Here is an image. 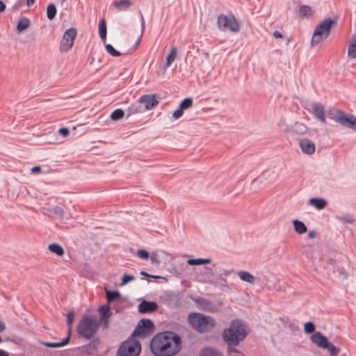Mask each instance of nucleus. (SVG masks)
I'll use <instances>...</instances> for the list:
<instances>
[{
    "instance_id": "ea45409f",
    "label": "nucleus",
    "mask_w": 356,
    "mask_h": 356,
    "mask_svg": "<svg viewBox=\"0 0 356 356\" xmlns=\"http://www.w3.org/2000/svg\"><path fill=\"white\" fill-rule=\"evenodd\" d=\"M300 14L302 17H310L312 15L311 8L308 6H302L300 8Z\"/></svg>"
},
{
    "instance_id": "1a4fd4ad",
    "label": "nucleus",
    "mask_w": 356,
    "mask_h": 356,
    "mask_svg": "<svg viewBox=\"0 0 356 356\" xmlns=\"http://www.w3.org/2000/svg\"><path fill=\"white\" fill-rule=\"evenodd\" d=\"M154 330L153 322L149 319L143 318L139 321L136 327L133 332L132 337L145 338L150 335Z\"/></svg>"
},
{
    "instance_id": "13d9d810",
    "label": "nucleus",
    "mask_w": 356,
    "mask_h": 356,
    "mask_svg": "<svg viewBox=\"0 0 356 356\" xmlns=\"http://www.w3.org/2000/svg\"><path fill=\"white\" fill-rule=\"evenodd\" d=\"M141 16V27H142V31H143L145 29V19L142 14H140Z\"/></svg>"
},
{
    "instance_id": "4c0bfd02",
    "label": "nucleus",
    "mask_w": 356,
    "mask_h": 356,
    "mask_svg": "<svg viewBox=\"0 0 356 356\" xmlns=\"http://www.w3.org/2000/svg\"><path fill=\"white\" fill-rule=\"evenodd\" d=\"M193 106V99L191 98L184 99L179 104V108L183 111L190 108Z\"/></svg>"
},
{
    "instance_id": "6e6552de",
    "label": "nucleus",
    "mask_w": 356,
    "mask_h": 356,
    "mask_svg": "<svg viewBox=\"0 0 356 356\" xmlns=\"http://www.w3.org/2000/svg\"><path fill=\"white\" fill-rule=\"evenodd\" d=\"M140 352V341L130 339L121 343L118 350L117 356H138Z\"/></svg>"
},
{
    "instance_id": "dca6fc26",
    "label": "nucleus",
    "mask_w": 356,
    "mask_h": 356,
    "mask_svg": "<svg viewBox=\"0 0 356 356\" xmlns=\"http://www.w3.org/2000/svg\"><path fill=\"white\" fill-rule=\"evenodd\" d=\"M299 146L302 152L305 154L312 155L316 151V145L314 143L307 138L300 140Z\"/></svg>"
},
{
    "instance_id": "58836bf2",
    "label": "nucleus",
    "mask_w": 356,
    "mask_h": 356,
    "mask_svg": "<svg viewBox=\"0 0 356 356\" xmlns=\"http://www.w3.org/2000/svg\"><path fill=\"white\" fill-rule=\"evenodd\" d=\"M107 52L114 57H118L121 55V53L116 50L111 44H107L105 46Z\"/></svg>"
},
{
    "instance_id": "0e129e2a",
    "label": "nucleus",
    "mask_w": 356,
    "mask_h": 356,
    "mask_svg": "<svg viewBox=\"0 0 356 356\" xmlns=\"http://www.w3.org/2000/svg\"><path fill=\"white\" fill-rule=\"evenodd\" d=\"M218 305L219 306H222V301H219L218 302Z\"/></svg>"
},
{
    "instance_id": "3c124183",
    "label": "nucleus",
    "mask_w": 356,
    "mask_h": 356,
    "mask_svg": "<svg viewBox=\"0 0 356 356\" xmlns=\"http://www.w3.org/2000/svg\"><path fill=\"white\" fill-rule=\"evenodd\" d=\"M41 170V168L40 166H34L31 168V172L32 173H38L40 172Z\"/></svg>"
},
{
    "instance_id": "e2e57ef3",
    "label": "nucleus",
    "mask_w": 356,
    "mask_h": 356,
    "mask_svg": "<svg viewBox=\"0 0 356 356\" xmlns=\"http://www.w3.org/2000/svg\"><path fill=\"white\" fill-rule=\"evenodd\" d=\"M140 40V38L138 39V40L136 41V45H137L138 44H139Z\"/></svg>"
},
{
    "instance_id": "6ab92c4d",
    "label": "nucleus",
    "mask_w": 356,
    "mask_h": 356,
    "mask_svg": "<svg viewBox=\"0 0 356 356\" xmlns=\"http://www.w3.org/2000/svg\"><path fill=\"white\" fill-rule=\"evenodd\" d=\"M157 309L158 305L155 302L143 300L138 305V311L142 314L152 312L156 311Z\"/></svg>"
},
{
    "instance_id": "4d7b16f0",
    "label": "nucleus",
    "mask_w": 356,
    "mask_h": 356,
    "mask_svg": "<svg viewBox=\"0 0 356 356\" xmlns=\"http://www.w3.org/2000/svg\"><path fill=\"white\" fill-rule=\"evenodd\" d=\"M6 328L5 323L0 320V332H3Z\"/></svg>"
},
{
    "instance_id": "20e7f679",
    "label": "nucleus",
    "mask_w": 356,
    "mask_h": 356,
    "mask_svg": "<svg viewBox=\"0 0 356 356\" xmlns=\"http://www.w3.org/2000/svg\"><path fill=\"white\" fill-rule=\"evenodd\" d=\"M97 328V318L84 316L79 323L77 331L81 337L90 339L95 335Z\"/></svg>"
},
{
    "instance_id": "aec40b11",
    "label": "nucleus",
    "mask_w": 356,
    "mask_h": 356,
    "mask_svg": "<svg viewBox=\"0 0 356 356\" xmlns=\"http://www.w3.org/2000/svg\"><path fill=\"white\" fill-rule=\"evenodd\" d=\"M99 312L101 314L99 321L104 323V327L108 326V320L111 316V308L108 305H102L99 307Z\"/></svg>"
},
{
    "instance_id": "79ce46f5",
    "label": "nucleus",
    "mask_w": 356,
    "mask_h": 356,
    "mask_svg": "<svg viewBox=\"0 0 356 356\" xmlns=\"http://www.w3.org/2000/svg\"><path fill=\"white\" fill-rule=\"evenodd\" d=\"M305 332L307 334H312L315 330V326L313 323L307 322L304 325Z\"/></svg>"
},
{
    "instance_id": "bf43d9fd",
    "label": "nucleus",
    "mask_w": 356,
    "mask_h": 356,
    "mask_svg": "<svg viewBox=\"0 0 356 356\" xmlns=\"http://www.w3.org/2000/svg\"><path fill=\"white\" fill-rule=\"evenodd\" d=\"M229 273H230V271L225 270H223V272L222 273L220 274V276H221V277H222V275L227 276L229 275Z\"/></svg>"
},
{
    "instance_id": "09e8293b",
    "label": "nucleus",
    "mask_w": 356,
    "mask_h": 356,
    "mask_svg": "<svg viewBox=\"0 0 356 356\" xmlns=\"http://www.w3.org/2000/svg\"><path fill=\"white\" fill-rule=\"evenodd\" d=\"M58 133L60 135H62L63 136L66 137V136H67L69 135L70 131H69V129L67 128L63 127V128L59 129Z\"/></svg>"
},
{
    "instance_id": "338daca9",
    "label": "nucleus",
    "mask_w": 356,
    "mask_h": 356,
    "mask_svg": "<svg viewBox=\"0 0 356 356\" xmlns=\"http://www.w3.org/2000/svg\"><path fill=\"white\" fill-rule=\"evenodd\" d=\"M1 342H2V339H1V337H0V343H1Z\"/></svg>"
},
{
    "instance_id": "412c9836",
    "label": "nucleus",
    "mask_w": 356,
    "mask_h": 356,
    "mask_svg": "<svg viewBox=\"0 0 356 356\" xmlns=\"http://www.w3.org/2000/svg\"><path fill=\"white\" fill-rule=\"evenodd\" d=\"M113 5L118 11H125L132 6L133 2L131 0H119L114 1Z\"/></svg>"
},
{
    "instance_id": "69168bd1",
    "label": "nucleus",
    "mask_w": 356,
    "mask_h": 356,
    "mask_svg": "<svg viewBox=\"0 0 356 356\" xmlns=\"http://www.w3.org/2000/svg\"><path fill=\"white\" fill-rule=\"evenodd\" d=\"M206 269H207V270L208 272L211 271V268H207Z\"/></svg>"
},
{
    "instance_id": "9d476101",
    "label": "nucleus",
    "mask_w": 356,
    "mask_h": 356,
    "mask_svg": "<svg viewBox=\"0 0 356 356\" xmlns=\"http://www.w3.org/2000/svg\"><path fill=\"white\" fill-rule=\"evenodd\" d=\"M76 35L77 31L75 28L68 29L64 32L60 42L61 52H67L72 48Z\"/></svg>"
},
{
    "instance_id": "f03ea898",
    "label": "nucleus",
    "mask_w": 356,
    "mask_h": 356,
    "mask_svg": "<svg viewBox=\"0 0 356 356\" xmlns=\"http://www.w3.org/2000/svg\"><path fill=\"white\" fill-rule=\"evenodd\" d=\"M247 325L241 320H233L229 328L225 329L222 334V339L229 346H236L248 334Z\"/></svg>"
},
{
    "instance_id": "cd10ccee",
    "label": "nucleus",
    "mask_w": 356,
    "mask_h": 356,
    "mask_svg": "<svg viewBox=\"0 0 356 356\" xmlns=\"http://www.w3.org/2000/svg\"><path fill=\"white\" fill-rule=\"evenodd\" d=\"M141 104H142L139 103V101L138 102V103L131 104L128 108V110H127L128 114L129 115H135V114L143 112L145 110L143 108V106H141Z\"/></svg>"
},
{
    "instance_id": "ddd939ff",
    "label": "nucleus",
    "mask_w": 356,
    "mask_h": 356,
    "mask_svg": "<svg viewBox=\"0 0 356 356\" xmlns=\"http://www.w3.org/2000/svg\"><path fill=\"white\" fill-rule=\"evenodd\" d=\"M156 95H144L139 98V103L144 104V110H152L158 104L159 101Z\"/></svg>"
},
{
    "instance_id": "39448f33",
    "label": "nucleus",
    "mask_w": 356,
    "mask_h": 356,
    "mask_svg": "<svg viewBox=\"0 0 356 356\" xmlns=\"http://www.w3.org/2000/svg\"><path fill=\"white\" fill-rule=\"evenodd\" d=\"M335 23V21L330 18L325 19L321 22L314 30L312 40V44L315 46L325 40L330 33L332 26Z\"/></svg>"
},
{
    "instance_id": "e433bc0d",
    "label": "nucleus",
    "mask_w": 356,
    "mask_h": 356,
    "mask_svg": "<svg viewBox=\"0 0 356 356\" xmlns=\"http://www.w3.org/2000/svg\"><path fill=\"white\" fill-rule=\"evenodd\" d=\"M124 112L123 110L120 108L115 109L111 114V119L113 121H118L120 119H122L124 117Z\"/></svg>"
},
{
    "instance_id": "f3484780",
    "label": "nucleus",
    "mask_w": 356,
    "mask_h": 356,
    "mask_svg": "<svg viewBox=\"0 0 356 356\" xmlns=\"http://www.w3.org/2000/svg\"><path fill=\"white\" fill-rule=\"evenodd\" d=\"M202 282L209 284L216 287H218L221 290H225V289L228 288L227 280L220 275L219 277L217 279H213L208 277L204 280H202Z\"/></svg>"
},
{
    "instance_id": "864d4df0",
    "label": "nucleus",
    "mask_w": 356,
    "mask_h": 356,
    "mask_svg": "<svg viewBox=\"0 0 356 356\" xmlns=\"http://www.w3.org/2000/svg\"><path fill=\"white\" fill-rule=\"evenodd\" d=\"M140 275H143V276H146V277H154V278H159V276H153V275H150L149 274H148L147 273L145 272V271H141L140 272Z\"/></svg>"
},
{
    "instance_id": "f8f14e48",
    "label": "nucleus",
    "mask_w": 356,
    "mask_h": 356,
    "mask_svg": "<svg viewBox=\"0 0 356 356\" xmlns=\"http://www.w3.org/2000/svg\"><path fill=\"white\" fill-rule=\"evenodd\" d=\"M332 118L342 126L356 131V117L354 115L337 111Z\"/></svg>"
},
{
    "instance_id": "603ef678",
    "label": "nucleus",
    "mask_w": 356,
    "mask_h": 356,
    "mask_svg": "<svg viewBox=\"0 0 356 356\" xmlns=\"http://www.w3.org/2000/svg\"><path fill=\"white\" fill-rule=\"evenodd\" d=\"M316 236V232L314 230L310 231L308 234V237L309 238H313Z\"/></svg>"
},
{
    "instance_id": "4be33fe9",
    "label": "nucleus",
    "mask_w": 356,
    "mask_h": 356,
    "mask_svg": "<svg viewBox=\"0 0 356 356\" xmlns=\"http://www.w3.org/2000/svg\"><path fill=\"white\" fill-rule=\"evenodd\" d=\"M70 340V332L67 333V336L65 339H64L62 341L51 343V342H41V343L49 348H60L67 345Z\"/></svg>"
},
{
    "instance_id": "423d86ee",
    "label": "nucleus",
    "mask_w": 356,
    "mask_h": 356,
    "mask_svg": "<svg viewBox=\"0 0 356 356\" xmlns=\"http://www.w3.org/2000/svg\"><path fill=\"white\" fill-rule=\"evenodd\" d=\"M311 341L318 348L326 349L330 356H338L340 348L336 347L332 343L330 342L327 338L321 332H316L311 336Z\"/></svg>"
},
{
    "instance_id": "49530a36",
    "label": "nucleus",
    "mask_w": 356,
    "mask_h": 356,
    "mask_svg": "<svg viewBox=\"0 0 356 356\" xmlns=\"http://www.w3.org/2000/svg\"><path fill=\"white\" fill-rule=\"evenodd\" d=\"M277 126L282 131H284V129L290 127V124H287L286 119L281 118L277 123Z\"/></svg>"
},
{
    "instance_id": "4468645a",
    "label": "nucleus",
    "mask_w": 356,
    "mask_h": 356,
    "mask_svg": "<svg viewBox=\"0 0 356 356\" xmlns=\"http://www.w3.org/2000/svg\"><path fill=\"white\" fill-rule=\"evenodd\" d=\"M195 302L197 303L198 307L203 311L216 313L218 310V309L213 305V302L205 298H197L195 300Z\"/></svg>"
},
{
    "instance_id": "5701e85b",
    "label": "nucleus",
    "mask_w": 356,
    "mask_h": 356,
    "mask_svg": "<svg viewBox=\"0 0 356 356\" xmlns=\"http://www.w3.org/2000/svg\"><path fill=\"white\" fill-rule=\"evenodd\" d=\"M348 56L351 58H356V34L353 35L350 40Z\"/></svg>"
},
{
    "instance_id": "052dcab7",
    "label": "nucleus",
    "mask_w": 356,
    "mask_h": 356,
    "mask_svg": "<svg viewBox=\"0 0 356 356\" xmlns=\"http://www.w3.org/2000/svg\"><path fill=\"white\" fill-rule=\"evenodd\" d=\"M35 0H26V5L31 6L35 3Z\"/></svg>"
},
{
    "instance_id": "a19ab883",
    "label": "nucleus",
    "mask_w": 356,
    "mask_h": 356,
    "mask_svg": "<svg viewBox=\"0 0 356 356\" xmlns=\"http://www.w3.org/2000/svg\"><path fill=\"white\" fill-rule=\"evenodd\" d=\"M74 320V312H69L67 316V325H68V332H71V329H72V326Z\"/></svg>"
},
{
    "instance_id": "7ed1b4c3",
    "label": "nucleus",
    "mask_w": 356,
    "mask_h": 356,
    "mask_svg": "<svg viewBox=\"0 0 356 356\" xmlns=\"http://www.w3.org/2000/svg\"><path fill=\"white\" fill-rule=\"evenodd\" d=\"M188 319L193 328L202 333L211 330L216 325L212 317L200 313L190 314Z\"/></svg>"
},
{
    "instance_id": "37998d69",
    "label": "nucleus",
    "mask_w": 356,
    "mask_h": 356,
    "mask_svg": "<svg viewBox=\"0 0 356 356\" xmlns=\"http://www.w3.org/2000/svg\"><path fill=\"white\" fill-rule=\"evenodd\" d=\"M135 277L134 275H129L127 274H124L122 276V282L120 283V286H124L126 284L129 283V282H131L134 280Z\"/></svg>"
},
{
    "instance_id": "8fccbe9b",
    "label": "nucleus",
    "mask_w": 356,
    "mask_h": 356,
    "mask_svg": "<svg viewBox=\"0 0 356 356\" xmlns=\"http://www.w3.org/2000/svg\"><path fill=\"white\" fill-rule=\"evenodd\" d=\"M151 261H152V263L156 264H159L160 263L159 257L156 254H152L151 256Z\"/></svg>"
},
{
    "instance_id": "f704fd0d",
    "label": "nucleus",
    "mask_w": 356,
    "mask_h": 356,
    "mask_svg": "<svg viewBox=\"0 0 356 356\" xmlns=\"http://www.w3.org/2000/svg\"><path fill=\"white\" fill-rule=\"evenodd\" d=\"M56 8L54 4L50 3L47 8V17L49 19L52 20L56 15Z\"/></svg>"
},
{
    "instance_id": "f257e3e1",
    "label": "nucleus",
    "mask_w": 356,
    "mask_h": 356,
    "mask_svg": "<svg viewBox=\"0 0 356 356\" xmlns=\"http://www.w3.org/2000/svg\"><path fill=\"white\" fill-rule=\"evenodd\" d=\"M181 348V337L173 332L158 333L150 342L151 351L155 356H174Z\"/></svg>"
},
{
    "instance_id": "2eb2a0df",
    "label": "nucleus",
    "mask_w": 356,
    "mask_h": 356,
    "mask_svg": "<svg viewBox=\"0 0 356 356\" xmlns=\"http://www.w3.org/2000/svg\"><path fill=\"white\" fill-rule=\"evenodd\" d=\"M327 266L329 265H333L334 266V270L333 273L335 274V276L337 279L341 280H344L348 277V273L344 268L343 266L339 265V264H334V261L332 259H329L327 261Z\"/></svg>"
},
{
    "instance_id": "de8ad7c7",
    "label": "nucleus",
    "mask_w": 356,
    "mask_h": 356,
    "mask_svg": "<svg viewBox=\"0 0 356 356\" xmlns=\"http://www.w3.org/2000/svg\"><path fill=\"white\" fill-rule=\"evenodd\" d=\"M183 115V111L179 107V108L175 111L172 113V117L175 119H179Z\"/></svg>"
},
{
    "instance_id": "bb28decb",
    "label": "nucleus",
    "mask_w": 356,
    "mask_h": 356,
    "mask_svg": "<svg viewBox=\"0 0 356 356\" xmlns=\"http://www.w3.org/2000/svg\"><path fill=\"white\" fill-rule=\"evenodd\" d=\"M309 202L311 205L315 207L318 209H323L327 205L326 200L322 198H311L309 199Z\"/></svg>"
},
{
    "instance_id": "a18cd8bd",
    "label": "nucleus",
    "mask_w": 356,
    "mask_h": 356,
    "mask_svg": "<svg viewBox=\"0 0 356 356\" xmlns=\"http://www.w3.org/2000/svg\"><path fill=\"white\" fill-rule=\"evenodd\" d=\"M338 218L339 220L346 222V223L353 224L354 222L353 217L350 215L346 216H341V217H339Z\"/></svg>"
},
{
    "instance_id": "c756f323",
    "label": "nucleus",
    "mask_w": 356,
    "mask_h": 356,
    "mask_svg": "<svg viewBox=\"0 0 356 356\" xmlns=\"http://www.w3.org/2000/svg\"><path fill=\"white\" fill-rule=\"evenodd\" d=\"M49 211L53 213L59 219L68 218V217L65 216V211L58 206L52 207Z\"/></svg>"
},
{
    "instance_id": "5fc2aeb1",
    "label": "nucleus",
    "mask_w": 356,
    "mask_h": 356,
    "mask_svg": "<svg viewBox=\"0 0 356 356\" xmlns=\"http://www.w3.org/2000/svg\"><path fill=\"white\" fill-rule=\"evenodd\" d=\"M273 35L276 38H281L282 37V33L277 31L273 32Z\"/></svg>"
},
{
    "instance_id": "2f4dec72",
    "label": "nucleus",
    "mask_w": 356,
    "mask_h": 356,
    "mask_svg": "<svg viewBox=\"0 0 356 356\" xmlns=\"http://www.w3.org/2000/svg\"><path fill=\"white\" fill-rule=\"evenodd\" d=\"M177 55V49L176 47H172L170 50V53L166 57V67H169L175 60Z\"/></svg>"
},
{
    "instance_id": "6e6d98bb",
    "label": "nucleus",
    "mask_w": 356,
    "mask_h": 356,
    "mask_svg": "<svg viewBox=\"0 0 356 356\" xmlns=\"http://www.w3.org/2000/svg\"><path fill=\"white\" fill-rule=\"evenodd\" d=\"M6 9V6L4 3L0 0V13L3 12Z\"/></svg>"
},
{
    "instance_id": "680f3d73",
    "label": "nucleus",
    "mask_w": 356,
    "mask_h": 356,
    "mask_svg": "<svg viewBox=\"0 0 356 356\" xmlns=\"http://www.w3.org/2000/svg\"><path fill=\"white\" fill-rule=\"evenodd\" d=\"M0 356H9L7 353L3 350H0Z\"/></svg>"
},
{
    "instance_id": "c85d7f7f",
    "label": "nucleus",
    "mask_w": 356,
    "mask_h": 356,
    "mask_svg": "<svg viewBox=\"0 0 356 356\" xmlns=\"http://www.w3.org/2000/svg\"><path fill=\"white\" fill-rule=\"evenodd\" d=\"M48 250L55 254L61 257L64 254L63 247L57 243H51L48 245Z\"/></svg>"
},
{
    "instance_id": "72a5a7b5",
    "label": "nucleus",
    "mask_w": 356,
    "mask_h": 356,
    "mask_svg": "<svg viewBox=\"0 0 356 356\" xmlns=\"http://www.w3.org/2000/svg\"><path fill=\"white\" fill-rule=\"evenodd\" d=\"M200 356H222V355L215 349L205 348L202 350Z\"/></svg>"
},
{
    "instance_id": "7c9ffc66",
    "label": "nucleus",
    "mask_w": 356,
    "mask_h": 356,
    "mask_svg": "<svg viewBox=\"0 0 356 356\" xmlns=\"http://www.w3.org/2000/svg\"><path fill=\"white\" fill-rule=\"evenodd\" d=\"M99 34L102 40H105L106 38L107 29L106 20L102 19L99 24Z\"/></svg>"
},
{
    "instance_id": "0eeeda50",
    "label": "nucleus",
    "mask_w": 356,
    "mask_h": 356,
    "mask_svg": "<svg viewBox=\"0 0 356 356\" xmlns=\"http://www.w3.org/2000/svg\"><path fill=\"white\" fill-rule=\"evenodd\" d=\"M218 28L222 31H229L234 33L238 32L241 26L236 17L232 14H221L217 19Z\"/></svg>"
},
{
    "instance_id": "b1692460",
    "label": "nucleus",
    "mask_w": 356,
    "mask_h": 356,
    "mask_svg": "<svg viewBox=\"0 0 356 356\" xmlns=\"http://www.w3.org/2000/svg\"><path fill=\"white\" fill-rule=\"evenodd\" d=\"M293 225L294 230L297 234H302L306 233L307 231V228L305 223L299 220H293Z\"/></svg>"
},
{
    "instance_id": "a878e982",
    "label": "nucleus",
    "mask_w": 356,
    "mask_h": 356,
    "mask_svg": "<svg viewBox=\"0 0 356 356\" xmlns=\"http://www.w3.org/2000/svg\"><path fill=\"white\" fill-rule=\"evenodd\" d=\"M238 276L242 281L248 282L250 284H254L255 282L254 277L248 271H238Z\"/></svg>"
},
{
    "instance_id": "c9c22d12",
    "label": "nucleus",
    "mask_w": 356,
    "mask_h": 356,
    "mask_svg": "<svg viewBox=\"0 0 356 356\" xmlns=\"http://www.w3.org/2000/svg\"><path fill=\"white\" fill-rule=\"evenodd\" d=\"M106 293L107 301L109 303L115 300L120 299V293L118 291H110L108 290H106Z\"/></svg>"
},
{
    "instance_id": "393cba45",
    "label": "nucleus",
    "mask_w": 356,
    "mask_h": 356,
    "mask_svg": "<svg viewBox=\"0 0 356 356\" xmlns=\"http://www.w3.org/2000/svg\"><path fill=\"white\" fill-rule=\"evenodd\" d=\"M30 25V19L27 17H22L18 21L16 29L17 31L22 32L28 29Z\"/></svg>"
},
{
    "instance_id": "a211bd4d",
    "label": "nucleus",
    "mask_w": 356,
    "mask_h": 356,
    "mask_svg": "<svg viewBox=\"0 0 356 356\" xmlns=\"http://www.w3.org/2000/svg\"><path fill=\"white\" fill-rule=\"evenodd\" d=\"M312 108L313 115L321 122L325 123L326 118L324 106L319 103L314 102L312 104Z\"/></svg>"
},
{
    "instance_id": "c03bdc74",
    "label": "nucleus",
    "mask_w": 356,
    "mask_h": 356,
    "mask_svg": "<svg viewBox=\"0 0 356 356\" xmlns=\"http://www.w3.org/2000/svg\"><path fill=\"white\" fill-rule=\"evenodd\" d=\"M137 255L139 258L143 259H147L149 258V252L143 249L138 250Z\"/></svg>"
},
{
    "instance_id": "473e14b6",
    "label": "nucleus",
    "mask_w": 356,
    "mask_h": 356,
    "mask_svg": "<svg viewBox=\"0 0 356 356\" xmlns=\"http://www.w3.org/2000/svg\"><path fill=\"white\" fill-rule=\"evenodd\" d=\"M211 262V259L209 258L207 259H188L187 263L189 265H202V264H207Z\"/></svg>"
},
{
    "instance_id": "9b49d317",
    "label": "nucleus",
    "mask_w": 356,
    "mask_h": 356,
    "mask_svg": "<svg viewBox=\"0 0 356 356\" xmlns=\"http://www.w3.org/2000/svg\"><path fill=\"white\" fill-rule=\"evenodd\" d=\"M284 132L289 137L298 138L300 136L308 134L310 130L305 124L296 122L290 124V127L284 129Z\"/></svg>"
}]
</instances>
